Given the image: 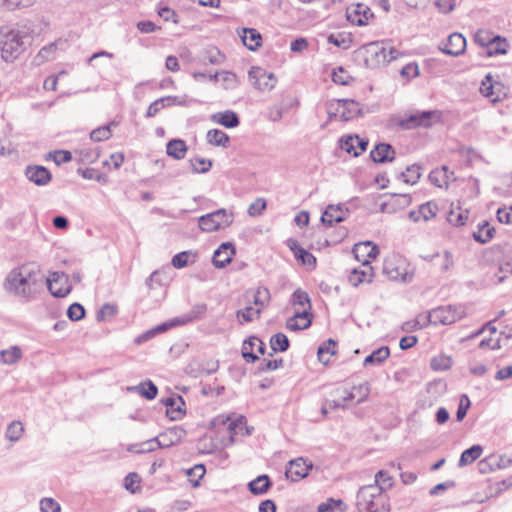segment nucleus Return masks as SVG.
<instances>
[{
    "label": "nucleus",
    "mask_w": 512,
    "mask_h": 512,
    "mask_svg": "<svg viewBox=\"0 0 512 512\" xmlns=\"http://www.w3.org/2000/svg\"><path fill=\"white\" fill-rule=\"evenodd\" d=\"M466 311L463 306H441L429 313V321L434 325H450L465 317Z\"/></svg>",
    "instance_id": "obj_7"
},
{
    "label": "nucleus",
    "mask_w": 512,
    "mask_h": 512,
    "mask_svg": "<svg viewBox=\"0 0 512 512\" xmlns=\"http://www.w3.org/2000/svg\"><path fill=\"white\" fill-rule=\"evenodd\" d=\"M116 314V306L106 303L104 304L100 311L97 313V320L103 321L107 317L114 316Z\"/></svg>",
    "instance_id": "obj_64"
},
{
    "label": "nucleus",
    "mask_w": 512,
    "mask_h": 512,
    "mask_svg": "<svg viewBox=\"0 0 512 512\" xmlns=\"http://www.w3.org/2000/svg\"><path fill=\"white\" fill-rule=\"evenodd\" d=\"M186 430L180 426H174L169 428L167 431L161 433L158 438V446L157 447H170L177 443H179L185 436Z\"/></svg>",
    "instance_id": "obj_19"
},
{
    "label": "nucleus",
    "mask_w": 512,
    "mask_h": 512,
    "mask_svg": "<svg viewBox=\"0 0 512 512\" xmlns=\"http://www.w3.org/2000/svg\"><path fill=\"white\" fill-rule=\"evenodd\" d=\"M49 155L53 158L54 162L57 165L67 163L72 159L71 153L69 151H64V150L54 151L53 153H50Z\"/></svg>",
    "instance_id": "obj_63"
},
{
    "label": "nucleus",
    "mask_w": 512,
    "mask_h": 512,
    "mask_svg": "<svg viewBox=\"0 0 512 512\" xmlns=\"http://www.w3.org/2000/svg\"><path fill=\"white\" fill-rule=\"evenodd\" d=\"M372 485H378L381 491L386 493L393 485L392 477L384 470H380L375 475V482Z\"/></svg>",
    "instance_id": "obj_46"
},
{
    "label": "nucleus",
    "mask_w": 512,
    "mask_h": 512,
    "mask_svg": "<svg viewBox=\"0 0 512 512\" xmlns=\"http://www.w3.org/2000/svg\"><path fill=\"white\" fill-rule=\"evenodd\" d=\"M368 146V141L364 138H360L358 135H349L341 138L340 147L353 156H359L363 153Z\"/></svg>",
    "instance_id": "obj_15"
},
{
    "label": "nucleus",
    "mask_w": 512,
    "mask_h": 512,
    "mask_svg": "<svg viewBox=\"0 0 512 512\" xmlns=\"http://www.w3.org/2000/svg\"><path fill=\"white\" fill-rule=\"evenodd\" d=\"M374 276L373 267L369 260L364 259L359 268H355L349 275L348 280L351 285L357 287L363 283L372 282Z\"/></svg>",
    "instance_id": "obj_13"
},
{
    "label": "nucleus",
    "mask_w": 512,
    "mask_h": 512,
    "mask_svg": "<svg viewBox=\"0 0 512 512\" xmlns=\"http://www.w3.org/2000/svg\"><path fill=\"white\" fill-rule=\"evenodd\" d=\"M27 36L18 29L0 28V52L6 62H12L25 50Z\"/></svg>",
    "instance_id": "obj_3"
},
{
    "label": "nucleus",
    "mask_w": 512,
    "mask_h": 512,
    "mask_svg": "<svg viewBox=\"0 0 512 512\" xmlns=\"http://www.w3.org/2000/svg\"><path fill=\"white\" fill-rule=\"evenodd\" d=\"M272 483L270 478L267 475H260L254 480L250 481L248 484L249 491L254 495H262L265 494Z\"/></svg>",
    "instance_id": "obj_29"
},
{
    "label": "nucleus",
    "mask_w": 512,
    "mask_h": 512,
    "mask_svg": "<svg viewBox=\"0 0 512 512\" xmlns=\"http://www.w3.org/2000/svg\"><path fill=\"white\" fill-rule=\"evenodd\" d=\"M79 154V158L82 162L93 163L97 161L100 156L98 149L81 148L76 151Z\"/></svg>",
    "instance_id": "obj_57"
},
{
    "label": "nucleus",
    "mask_w": 512,
    "mask_h": 512,
    "mask_svg": "<svg viewBox=\"0 0 512 512\" xmlns=\"http://www.w3.org/2000/svg\"><path fill=\"white\" fill-rule=\"evenodd\" d=\"M356 507L359 512H389L390 503L386 493L378 485H365L356 494Z\"/></svg>",
    "instance_id": "obj_2"
},
{
    "label": "nucleus",
    "mask_w": 512,
    "mask_h": 512,
    "mask_svg": "<svg viewBox=\"0 0 512 512\" xmlns=\"http://www.w3.org/2000/svg\"><path fill=\"white\" fill-rule=\"evenodd\" d=\"M211 120L225 128H235L240 124L238 115L232 110L214 113L211 115Z\"/></svg>",
    "instance_id": "obj_23"
},
{
    "label": "nucleus",
    "mask_w": 512,
    "mask_h": 512,
    "mask_svg": "<svg viewBox=\"0 0 512 512\" xmlns=\"http://www.w3.org/2000/svg\"><path fill=\"white\" fill-rule=\"evenodd\" d=\"M400 175L405 183L413 185L417 183L421 176L420 166L413 164L407 167L405 172H401Z\"/></svg>",
    "instance_id": "obj_48"
},
{
    "label": "nucleus",
    "mask_w": 512,
    "mask_h": 512,
    "mask_svg": "<svg viewBox=\"0 0 512 512\" xmlns=\"http://www.w3.org/2000/svg\"><path fill=\"white\" fill-rule=\"evenodd\" d=\"M116 123L112 121L107 125L100 126L90 133V139L94 142H101L108 140L112 136L111 126H115Z\"/></svg>",
    "instance_id": "obj_40"
},
{
    "label": "nucleus",
    "mask_w": 512,
    "mask_h": 512,
    "mask_svg": "<svg viewBox=\"0 0 512 512\" xmlns=\"http://www.w3.org/2000/svg\"><path fill=\"white\" fill-rule=\"evenodd\" d=\"M24 432L23 425L20 421L11 422L6 430V437L12 442L18 441Z\"/></svg>",
    "instance_id": "obj_47"
},
{
    "label": "nucleus",
    "mask_w": 512,
    "mask_h": 512,
    "mask_svg": "<svg viewBox=\"0 0 512 512\" xmlns=\"http://www.w3.org/2000/svg\"><path fill=\"white\" fill-rule=\"evenodd\" d=\"M352 392H355L357 394V403H362L365 401L370 393V385L368 382H364L359 384L358 386H354L351 390Z\"/></svg>",
    "instance_id": "obj_59"
},
{
    "label": "nucleus",
    "mask_w": 512,
    "mask_h": 512,
    "mask_svg": "<svg viewBox=\"0 0 512 512\" xmlns=\"http://www.w3.org/2000/svg\"><path fill=\"white\" fill-rule=\"evenodd\" d=\"M56 48L57 47L54 43H51V44L43 47L38 52L37 56L35 57V60L37 61V63L40 64L44 61L52 60L54 58Z\"/></svg>",
    "instance_id": "obj_55"
},
{
    "label": "nucleus",
    "mask_w": 512,
    "mask_h": 512,
    "mask_svg": "<svg viewBox=\"0 0 512 512\" xmlns=\"http://www.w3.org/2000/svg\"><path fill=\"white\" fill-rule=\"evenodd\" d=\"M224 60L225 56L215 47L206 49L202 56L203 64L220 65Z\"/></svg>",
    "instance_id": "obj_39"
},
{
    "label": "nucleus",
    "mask_w": 512,
    "mask_h": 512,
    "mask_svg": "<svg viewBox=\"0 0 512 512\" xmlns=\"http://www.w3.org/2000/svg\"><path fill=\"white\" fill-rule=\"evenodd\" d=\"M248 76L254 88L261 92L271 91L277 83V78L273 73L260 67H252Z\"/></svg>",
    "instance_id": "obj_10"
},
{
    "label": "nucleus",
    "mask_w": 512,
    "mask_h": 512,
    "mask_svg": "<svg viewBox=\"0 0 512 512\" xmlns=\"http://www.w3.org/2000/svg\"><path fill=\"white\" fill-rule=\"evenodd\" d=\"M197 258V253L191 250L182 251L172 257L171 264L176 269L186 267L189 263H194Z\"/></svg>",
    "instance_id": "obj_34"
},
{
    "label": "nucleus",
    "mask_w": 512,
    "mask_h": 512,
    "mask_svg": "<svg viewBox=\"0 0 512 512\" xmlns=\"http://www.w3.org/2000/svg\"><path fill=\"white\" fill-rule=\"evenodd\" d=\"M480 94L492 104L503 102L508 98V88L491 73L485 75L479 87Z\"/></svg>",
    "instance_id": "obj_5"
},
{
    "label": "nucleus",
    "mask_w": 512,
    "mask_h": 512,
    "mask_svg": "<svg viewBox=\"0 0 512 512\" xmlns=\"http://www.w3.org/2000/svg\"><path fill=\"white\" fill-rule=\"evenodd\" d=\"M243 44L249 50H256L261 45V34L253 28H243V34L241 35Z\"/></svg>",
    "instance_id": "obj_28"
},
{
    "label": "nucleus",
    "mask_w": 512,
    "mask_h": 512,
    "mask_svg": "<svg viewBox=\"0 0 512 512\" xmlns=\"http://www.w3.org/2000/svg\"><path fill=\"white\" fill-rule=\"evenodd\" d=\"M127 390L131 392H136L140 394L142 397L146 398L147 400H153L158 393L157 386L150 380L141 382L136 386L128 387Z\"/></svg>",
    "instance_id": "obj_27"
},
{
    "label": "nucleus",
    "mask_w": 512,
    "mask_h": 512,
    "mask_svg": "<svg viewBox=\"0 0 512 512\" xmlns=\"http://www.w3.org/2000/svg\"><path fill=\"white\" fill-rule=\"evenodd\" d=\"M235 252V247L232 243H222L213 254L212 261L214 266L216 268L226 267L232 261Z\"/></svg>",
    "instance_id": "obj_18"
},
{
    "label": "nucleus",
    "mask_w": 512,
    "mask_h": 512,
    "mask_svg": "<svg viewBox=\"0 0 512 512\" xmlns=\"http://www.w3.org/2000/svg\"><path fill=\"white\" fill-rule=\"evenodd\" d=\"M508 43L505 38L499 36V40L493 42V45H490L487 48L488 56H495L507 53Z\"/></svg>",
    "instance_id": "obj_53"
},
{
    "label": "nucleus",
    "mask_w": 512,
    "mask_h": 512,
    "mask_svg": "<svg viewBox=\"0 0 512 512\" xmlns=\"http://www.w3.org/2000/svg\"><path fill=\"white\" fill-rule=\"evenodd\" d=\"M270 347L274 352H284L289 348V339L284 333H276L270 338Z\"/></svg>",
    "instance_id": "obj_43"
},
{
    "label": "nucleus",
    "mask_w": 512,
    "mask_h": 512,
    "mask_svg": "<svg viewBox=\"0 0 512 512\" xmlns=\"http://www.w3.org/2000/svg\"><path fill=\"white\" fill-rule=\"evenodd\" d=\"M411 204V197L408 194H392L388 201L381 204L380 210L385 213H394Z\"/></svg>",
    "instance_id": "obj_20"
},
{
    "label": "nucleus",
    "mask_w": 512,
    "mask_h": 512,
    "mask_svg": "<svg viewBox=\"0 0 512 512\" xmlns=\"http://www.w3.org/2000/svg\"><path fill=\"white\" fill-rule=\"evenodd\" d=\"M288 246L293 251L294 256L302 262V264L314 267L316 258L313 254L302 248L296 240L289 239Z\"/></svg>",
    "instance_id": "obj_25"
},
{
    "label": "nucleus",
    "mask_w": 512,
    "mask_h": 512,
    "mask_svg": "<svg viewBox=\"0 0 512 512\" xmlns=\"http://www.w3.org/2000/svg\"><path fill=\"white\" fill-rule=\"evenodd\" d=\"M349 209L344 205H328L321 216L323 224L332 226L334 223H340L346 219Z\"/></svg>",
    "instance_id": "obj_14"
},
{
    "label": "nucleus",
    "mask_w": 512,
    "mask_h": 512,
    "mask_svg": "<svg viewBox=\"0 0 512 512\" xmlns=\"http://www.w3.org/2000/svg\"><path fill=\"white\" fill-rule=\"evenodd\" d=\"M359 52L363 56L365 66L368 68H376L388 64L387 48L383 43L370 42L363 45Z\"/></svg>",
    "instance_id": "obj_6"
},
{
    "label": "nucleus",
    "mask_w": 512,
    "mask_h": 512,
    "mask_svg": "<svg viewBox=\"0 0 512 512\" xmlns=\"http://www.w3.org/2000/svg\"><path fill=\"white\" fill-rule=\"evenodd\" d=\"M494 228H491L487 222L479 225L478 231L473 236L477 242L482 244L489 242L493 237Z\"/></svg>",
    "instance_id": "obj_45"
},
{
    "label": "nucleus",
    "mask_w": 512,
    "mask_h": 512,
    "mask_svg": "<svg viewBox=\"0 0 512 512\" xmlns=\"http://www.w3.org/2000/svg\"><path fill=\"white\" fill-rule=\"evenodd\" d=\"M453 172H449L447 166H442L441 168L432 170L429 174L430 182L439 187H448V182L452 179Z\"/></svg>",
    "instance_id": "obj_26"
},
{
    "label": "nucleus",
    "mask_w": 512,
    "mask_h": 512,
    "mask_svg": "<svg viewBox=\"0 0 512 512\" xmlns=\"http://www.w3.org/2000/svg\"><path fill=\"white\" fill-rule=\"evenodd\" d=\"M67 316L72 321H79L85 316V309L79 303H73L67 310Z\"/></svg>",
    "instance_id": "obj_58"
},
{
    "label": "nucleus",
    "mask_w": 512,
    "mask_h": 512,
    "mask_svg": "<svg viewBox=\"0 0 512 512\" xmlns=\"http://www.w3.org/2000/svg\"><path fill=\"white\" fill-rule=\"evenodd\" d=\"M383 272L389 279L395 281L410 282L412 278L411 275L403 273L397 267H395L392 261L384 262Z\"/></svg>",
    "instance_id": "obj_32"
},
{
    "label": "nucleus",
    "mask_w": 512,
    "mask_h": 512,
    "mask_svg": "<svg viewBox=\"0 0 512 512\" xmlns=\"http://www.w3.org/2000/svg\"><path fill=\"white\" fill-rule=\"evenodd\" d=\"M163 404L168 407L167 415L171 420H179L184 415L182 406L185 405L183 398L178 396L177 398L168 397L162 400Z\"/></svg>",
    "instance_id": "obj_24"
},
{
    "label": "nucleus",
    "mask_w": 512,
    "mask_h": 512,
    "mask_svg": "<svg viewBox=\"0 0 512 512\" xmlns=\"http://www.w3.org/2000/svg\"><path fill=\"white\" fill-rule=\"evenodd\" d=\"M44 275L36 263H26L12 269L6 276L4 288L7 292L26 301H31L42 290Z\"/></svg>",
    "instance_id": "obj_1"
},
{
    "label": "nucleus",
    "mask_w": 512,
    "mask_h": 512,
    "mask_svg": "<svg viewBox=\"0 0 512 512\" xmlns=\"http://www.w3.org/2000/svg\"><path fill=\"white\" fill-rule=\"evenodd\" d=\"M310 325L311 319L309 318V312L307 310L296 312L294 316L286 321V327L291 331L306 329Z\"/></svg>",
    "instance_id": "obj_22"
},
{
    "label": "nucleus",
    "mask_w": 512,
    "mask_h": 512,
    "mask_svg": "<svg viewBox=\"0 0 512 512\" xmlns=\"http://www.w3.org/2000/svg\"><path fill=\"white\" fill-rule=\"evenodd\" d=\"M430 366L434 371H445L452 366V359L449 356L439 355L432 358Z\"/></svg>",
    "instance_id": "obj_50"
},
{
    "label": "nucleus",
    "mask_w": 512,
    "mask_h": 512,
    "mask_svg": "<svg viewBox=\"0 0 512 512\" xmlns=\"http://www.w3.org/2000/svg\"><path fill=\"white\" fill-rule=\"evenodd\" d=\"M483 452V447L481 445H473L470 448L464 450L460 456V459L458 461L459 467L467 466L474 461H476Z\"/></svg>",
    "instance_id": "obj_31"
},
{
    "label": "nucleus",
    "mask_w": 512,
    "mask_h": 512,
    "mask_svg": "<svg viewBox=\"0 0 512 512\" xmlns=\"http://www.w3.org/2000/svg\"><path fill=\"white\" fill-rule=\"evenodd\" d=\"M468 219V211H463L460 207H457L449 211L447 215V221L454 226H462Z\"/></svg>",
    "instance_id": "obj_42"
},
{
    "label": "nucleus",
    "mask_w": 512,
    "mask_h": 512,
    "mask_svg": "<svg viewBox=\"0 0 512 512\" xmlns=\"http://www.w3.org/2000/svg\"><path fill=\"white\" fill-rule=\"evenodd\" d=\"M466 39L460 33H452L447 40L442 42L439 49L447 55L458 56L465 51Z\"/></svg>",
    "instance_id": "obj_12"
},
{
    "label": "nucleus",
    "mask_w": 512,
    "mask_h": 512,
    "mask_svg": "<svg viewBox=\"0 0 512 512\" xmlns=\"http://www.w3.org/2000/svg\"><path fill=\"white\" fill-rule=\"evenodd\" d=\"M167 154L174 159H183L187 152V146L182 139H172L167 143L166 146Z\"/></svg>",
    "instance_id": "obj_30"
},
{
    "label": "nucleus",
    "mask_w": 512,
    "mask_h": 512,
    "mask_svg": "<svg viewBox=\"0 0 512 512\" xmlns=\"http://www.w3.org/2000/svg\"><path fill=\"white\" fill-rule=\"evenodd\" d=\"M21 357L22 352L18 346H12L9 349L0 351V358L3 364H15Z\"/></svg>",
    "instance_id": "obj_41"
},
{
    "label": "nucleus",
    "mask_w": 512,
    "mask_h": 512,
    "mask_svg": "<svg viewBox=\"0 0 512 512\" xmlns=\"http://www.w3.org/2000/svg\"><path fill=\"white\" fill-rule=\"evenodd\" d=\"M394 148L387 143L377 144L370 152L371 159L376 163L392 162L395 158Z\"/></svg>",
    "instance_id": "obj_21"
},
{
    "label": "nucleus",
    "mask_w": 512,
    "mask_h": 512,
    "mask_svg": "<svg viewBox=\"0 0 512 512\" xmlns=\"http://www.w3.org/2000/svg\"><path fill=\"white\" fill-rule=\"evenodd\" d=\"M441 113L437 110L421 111L402 118L399 126L402 129L410 130L418 127H430L433 123L440 120Z\"/></svg>",
    "instance_id": "obj_8"
},
{
    "label": "nucleus",
    "mask_w": 512,
    "mask_h": 512,
    "mask_svg": "<svg viewBox=\"0 0 512 512\" xmlns=\"http://www.w3.org/2000/svg\"><path fill=\"white\" fill-rule=\"evenodd\" d=\"M327 40L330 44L342 49H349L352 43L351 38L344 33L331 34Z\"/></svg>",
    "instance_id": "obj_51"
},
{
    "label": "nucleus",
    "mask_w": 512,
    "mask_h": 512,
    "mask_svg": "<svg viewBox=\"0 0 512 512\" xmlns=\"http://www.w3.org/2000/svg\"><path fill=\"white\" fill-rule=\"evenodd\" d=\"M140 481H141L140 476L137 473L132 472V473H129L125 477L124 486L130 492L135 493L136 492L135 484H139Z\"/></svg>",
    "instance_id": "obj_62"
},
{
    "label": "nucleus",
    "mask_w": 512,
    "mask_h": 512,
    "mask_svg": "<svg viewBox=\"0 0 512 512\" xmlns=\"http://www.w3.org/2000/svg\"><path fill=\"white\" fill-rule=\"evenodd\" d=\"M261 313V309L248 305L244 309L238 310L236 312V317L238 319H242L241 322H251L254 319L260 318Z\"/></svg>",
    "instance_id": "obj_44"
},
{
    "label": "nucleus",
    "mask_w": 512,
    "mask_h": 512,
    "mask_svg": "<svg viewBox=\"0 0 512 512\" xmlns=\"http://www.w3.org/2000/svg\"><path fill=\"white\" fill-rule=\"evenodd\" d=\"M336 354V342L332 339L327 340L318 348V359L323 364H328L330 356Z\"/></svg>",
    "instance_id": "obj_36"
},
{
    "label": "nucleus",
    "mask_w": 512,
    "mask_h": 512,
    "mask_svg": "<svg viewBox=\"0 0 512 512\" xmlns=\"http://www.w3.org/2000/svg\"><path fill=\"white\" fill-rule=\"evenodd\" d=\"M422 220L429 221L437 215L438 206L435 202L429 201L419 206Z\"/></svg>",
    "instance_id": "obj_49"
},
{
    "label": "nucleus",
    "mask_w": 512,
    "mask_h": 512,
    "mask_svg": "<svg viewBox=\"0 0 512 512\" xmlns=\"http://www.w3.org/2000/svg\"><path fill=\"white\" fill-rule=\"evenodd\" d=\"M474 40L478 45L488 48L493 45V42L499 40V35H494L489 30L479 29L475 33Z\"/></svg>",
    "instance_id": "obj_38"
},
{
    "label": "nucleus",
    "mask_w": 512,
    "mask_h": 512,
    "mask_svg": "<svg viewBox=\"0 0 512 512\" xmlns=\"http://www.w3.org/2000/svg\"><path fill=\"white\" fill-rule=\"evenodd\" d=\"M49 292L57 298L66 297L72 290L69 277L64 272H52L48 278H44Z\"/></svg>",
    "instance_id": "obj_9"
},
{
    "label": "nucleus",
    "mask_w": 512,
    "mask_h": 512,
    "mask_svg": "<svg viewBox=\"0 0 512 512\" xmlns=\"http://www.w3.org/2000/svg\"><path fill=\"white\" fill-rule=\"evenodd\" d=\"M190 164L193 172L195 173H206L212 167V162L204 158H194L190 160Z\"/></svg>",
    "instance_id": "obj_56"
},
{
    "label": "nucleus",
    "mask_w": 512,
    "mask_h": 512,
    "mask_svg": "<svg viewBox=\"0 0 512 512\" xmlns=\"http://www.w3.org/2000/svg\"><path fill=\"white\" fill-rule=\"evenodd\" d=\"M219 419H221L222 424H227L228 430L233 434H237L238 430H241L246 424V420L243 416H239L235 420H231L230 417H219Z\"/></svg>",
    "instance_id": "obj_52"
},
{
    "label": "nucleus",
    "mask_w": 512,
    "mask_h": 512,
    "mask_svg": "<svg viewBox=\"0 0 512 512\" xmlns=\"http://www.w3.org/2000/svg\"><path fill=\"white\" fill-rule=\"evenodd\" d=\"M372 16L373 14L368 7H363L361 4H358L355 10V15L353 16L352 14H349L348 19L352 23L362 26L366 25L368 19Z\"/></svg>",
    "instance_id": "obj_37"
},
{
    "label": "nucleus",
    "mask_w": 512,
    "mask_h": 512,
    "mask_svg": "<svg viewBox=\"0 0 512 512\" xmlns=\"http://www.w3.org/2000/svg\"><path fill=\"white\" fill-rule=\"evenodd\" d=\"M389 355H390L389 347L382 346V347L376 349L375 351H373L370 355H368L364 359L363 365L364 366L379 365V364L383 363L389 357Z\"/></svg>",
    "instance_id": "obj_35"
},
{
    "label": "nucleus",
    "mask_w": 512,
    "mask_h": 512,
    "mask_svg": "<svg viewBox=\"0 0 512 512\" xmlns=\"http://www.w3.org/2000/svg\"><path fill=\"white\" fill-rule=\"evenodd\" d=\"M311 468L312 464L308 463L307 460L304 458H297L289 462V466L286 470V476L292 481H299L308 475Z\"/></svg>",
    "instance_id": "obj_17"
},
{
    "label": "nucleus",
    "mask_w": 512,
    "mask_h": 512,
    "mask_svg": "<svg viewBox=\"0 0 512 512\" xmlns=\"http://www.w3.org/2000/svg\"><path fill=\"white\" fill-rule=\"evenodd\" d=\"M292 304L294 306L296 305H299V306H305L307 305V311L309 312V310L311 309V303H310V299H309V296L308 294L301 290V289H297L293 292L292 294V300H291Z\"/></svg>",
    "instance_id": "obj_54"
},
{
    "label": "nucleus",
    "mask_w": 512,
    "mask_h": 512,
    "mask_svg": "<svg viewBox=\"0 0 512 512\" xmlns=\"http://www.w3.org/2000/svg\"><path fill=\"white\" fill-rule=\"evenodd\" d=\"M337 105L336 111L343 121H349L364 114L363 105L353 99H339Z\"/></svg>",
    "instance_id": "obj_11"
},
{
    "label": "nucleus",
    "mask_w": 512,
    "mask_h": 512,
    "mask_svg": "<svg viewBox=\"0 0 512 512\" xmlns=\"http://www.w3.org/2000/svg\"><path fill=\"white\" fill-rule=\"evenodd\" d=\"M234 214L224 208L202 215L198 219L199 228L204 232H214L229 227Z\"/></svg>",
    "instance_id": "obj_4"
},
{
    "label": "nucleus",
    "mask_w": 512,
    "mask_h": 512,
    "mask_svg": "<svg viewBox=\"0 0 512 512\" xmlns=\"http://www.w3.org/2000/svg\"><path fill=\"white\" fill-rule=\"evenodd\" d=\"M207 142L213 146L226 148L229 145L230 138L228 134L220 129H211L206 135Z\"/></svg>",
    "instance_id": "obj_33"
},
{
    "label": "nucleus",
    "mask_w": 512,
    "mask_h": 512,
    "mask_svg": "<svg viewBox=\"0 0 512 512\" xmlns=\"http://www.w3.org/2000/svg\"><path fill=\"white\" fill-rule=\"evenodd\" d=\"M41 512H60L61 507L58 502L52 498H43L40 502Z\"/></svg>",
    "instance_id": "obj_61"
},
{
    "label": "nucleus",
    "mask_w": 512,
    "mask_h": 512,
    "mask_svg": "<svg viewBox=\"0 0 512 512\" xmlns=\"http://www.w3.org/2000/svg\"><path fill=\"white\" fill-rule=\"evenodd\" d=\"M25 176L37 186H45L52 179L50 171L41 165L27 166L25 169Z\"/></svg>",
    "instance_id": "obj_16"
},
{
    "label": "nucleus",
    "mask_w": 512,
    "mask_h": 512,
    "mask_svg": "<svg viewBox=\"0 0 512 512\" xmlns=\"http://www.w3.org/2000/svg\"><path fill=\"white\" fill-rule=\"evenodd\" d=\"M332 80L336 84L348 85L352 80V77L342 67H339L333 72Z\"/></svg>",
    "instance_id": "obj_60"
}]
</instances>
